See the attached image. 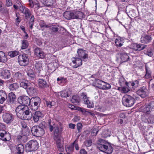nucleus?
Returning <instances> with one entry per match:
<instances>
[{
    "instance_id": "obj_1",
    "label": "nucleus",
    "mask_w": 154,
    "mask_h": 154,
    "mask_svg": "<svg viewBox=\"0 0 154 154\" xmlns=\"http://www.w3.org/2000/svg\"><path fill=\"white\" fill-rule=\"evenodd\" d=\"M17 116L22 120H29L31 118L30 109L27 106L19 105L16 109Z\"/></svg>"
},
{
    "instance_id": "obj_2",
    "label": "nucleus",
    "mask_w": 154,
    "mask_h": 154,
    "mask_svg": "<svg viewBox=\"0 0 154 154\" xmlns=\"http://www.w3.org/2000/svg\"><path fill=\"white\" fill-rule=\"evenodd\" d=\"M83 13L80 11L72 12L66 11L63 14L64 17L67 20L73 19H81L83 17Z\"/></svg>"
},
{
    "instance_id": "obj_3",
    "label": "nucleus",
    "mask_w": 154,
    "mask_h": 154,
    "mask_svg": "<svg viewBox=\"0 0 154 154\" xmlns=\"http://www.w3.org/2000/svg\"><path fill=\"white\" fill-rule=\"evenodd\" d=\"M99 143L97 146L98 148L101 151L105 152L108 154H111L113 150V148L111 146H108L105 145L106 141L102 139H100L98 140Z\"/></svg>"
},
{
    "instance_id": "obj_4",
    "label": "nucleus",
    "mask_w": 154,
    "mask_h": 154,
    "mask_svg": "<svg viewBox=\"0 0 154 154\" xmlns=\"http://www.w3.org/2000/svg\"><path fill=\"white\" fill-rule=\"evenodd\" d=\"M135 100L132 97L129 95H125L122 98L123 105L127 107H131L133 105Z\"/></svg>"
},
{
    "instance_id": "obj_5",
    "label": "nucleus",
    "mask_w": 154,
    "mask_h": 154,
    "mask_svg": "<svg viewBox=\"0 0 154 154\" xmlns=\"http://www.w3.org/2000/svg\"><path fill=\"white\" fill-rule=\"evenodd\" d=\"M26 151L30 152L37 150L38 147V144L36 140H31L29 141L26 144Z\"/></svg>"
},
{
    "instance_id": "obj_6",
    "label": "nucleus",
    "mask_w": 154,
    "mask_h": 154,
    "mask_svg": "<svg viewBox=\"0 0 154 154\" xmlns=\"http://www.w3.org/2000/svg\"><path fill=\"white\" fill-rule=\"evenodd\" d=\"M31 131L32 135L37 137H41L45 133L44 129L39 125L33 126L31 128Z\"/></svg>"
},
{
    "instance_id": "obj_7",
    "label": "nucleus",
    "mask_w": 154,
    "mask_h": 154,
    "mask_svg": "<svg viewBox=\"0 0 154 154\" xmlns=\"http://www.w3.org/2000/svg\"><path fill=\"white\" fill-rule=\"evenodd\" d=\"M94 83L96 87L100 89L108 90L111 88V86L110 84L98 79L95 80Z\"/></svg>"
},
{
    "instance_id": "obj_8",
    "label": "nucleus",
    "mask_w": 154,
    "mask_h": 154,
    "mask_svg": "<svg viewBox=\"0 0 154 154\" xmlns=\"http://www.w3.org/2000/svg\"><path fill=\"white\" fill-rule=\"evenodd\" d=\"M18 60L20 65L25 66L28 64L29 59L27 54H24L18 56Z\"/></svg>"
},
{
    "instance_id": "obj_9",
    "label": "nucleus",
    "mask_w": 154,
    "mask_h": 154,
    "mask_svg": "<svg viewBox=\"0 0 154 154\" xmlns=\"http://www.w3.org/2000/svg\"><path fill=\"white\" fill-rule=\"evenodd\" d=\"M2 118L4 122L5 123L10 124L14 120V116L9 112H5L3 113Z\"/></svg>"
},
{
    "instance_id": "obj_10",
    "label": "nucleus",
    "mask_w": 154,
    "mask_h": 154,
    "mask_svg": "<svg viewBox=\"0 0 154 154\" xmlns=\"http://www.w3.org/2000/svg\"><path fill=\"white\" fill-rule=\"evenodd\" d=\"M34 69L38 76H43L45 75L44 71L42 69V64L41 62H39L36 63L35 65Z\"/></svg>"
},
{
    "instance_id": "obj_11",
    "label": "nucleus",
    "mask_w": 154,
    "mask_h": 154,
    "mask_svg": "<svg viewBox=\"0 0 154 154\" xmlns=\"http://www.w3.org/2000/svg\"><path fill=\"white\" fill-rule=\"evenodd\" d=\"M76 56L81 59L83 61H86L88 59V54L86 51L83 49H79L77 51Z\"/></svg>"
},
{
    "instance_id": "obj_12",
    "label": "nucleus",
    "mask_w": 154,
    "mask_h": 154,
    "mask_svg": "<svg viewBox=\"0 0 154 154\" xmlns=\"http://www.w3.org/2000/svg\"><path fill=\"white\" fill-rule=\"evenodd\" d=\"M19 103L23 106L29 105L31 102V99L27 96H21L19 97L18 99Z\"/></svg>"
},
{
    "instance_id": "obj_13",
    "label": "nucleus",
    "mask_w": 154,
    "mask_h": 154,
    "mask_svg": "<svg viewBox=\"0 0 154 154\" xmlns=\"http://www.w3.org/2000/svg\"><path fill=\"white\" fill-rule=\"evenodd\" d=\"M81 96L84 101V103L87 105V107L88 108H92L93 107V104L92 103L89 101L88 100L89 97H88L87 94L86 93H82L81 94Z\"/></svg>"
},
{
    "instance_id": "obj_14",
    "label": "nucleus",
    "mask_w": 154,
    "mask_h": 154,
    "mask_svg": "<svg viewBox=\"0 0 154 154\" xmlns=\"http://www.w3.org/2000/svg\"><path fill=\"white\" fill-rule=\"evenodd\" d=\"M29 133L22 132L20 133L17 137V140L21 143H25L28 139L27 136L29 135Z\"/></svg>"
},
{
    "instance_id": "obj_15",
    "label": "nucleus",
    "mask_w": 154,
    "mask_h": 154,
    "mask_svg": "<svg viewBox=\"0 0 154 154\" xmlns=\"http://www.w3.org/2000/svg\"><path fill=\"white\" fill-rule=\"evenodd\" d=\"M11 138L10 134L5 131L0 130V139L4 141H8Z\"/></svg>"
},
{
    "instance_id": "obj_16",
    "label": "nucleus",
    "mask_w": 154,
    "mask_h": 154,
    "mask_svg": "<svg viewBox=\"0 0 154 154\" xmlns=\"http://www.w3.org/2000/svg\"><path fill=\"white\" fill-rule=\"evenodd\" d=\"M11 73L7 69H3L0 73V76L2 79H8L10 78Z\"/></svg>"
},
{
    "instance_id": "obj_17",
    "label": "nucleus",
    "mask_w": 154,
    "mask_h": 154,
    "mask_svg": "<svg viewBox=\"0 0 154 154\" xmlns=\"http://www.w3.org/2000/svg\"><path fill=\"white\" fill-rule=\"evenodd\" d=\"M71 60L72 63L75 64V65L73 66V67L74 68H76L82 64L83 60L77 56L72 58Z\"/></svg>"
},
{
    "instance_id": "obj_18",
    "label": "nucleus",
    "mask_w": 154,
    "mask_h": 154,
    "mask_svg": "<svg viewBox=\"0 0 154 154\" xmlns=\"http://www.w3.org/2000/svg\"><path fill=\"white\" fill-rule=\"evenodd\" d=\"M16 98V96L14 93L13 92L9 93L8 96V99L7 100L6 103L10 105L13 104L14 103Z\"/></svg>"
},
{
    "instance_id": "obj_19",
    "label": "nucleus",
    "mask_w": 154,
    "mask_h": 154,
    "mask_svg": "<svg viewBox=\"0 0 154 154\" xmlns=\"http://www.w3.org/2000/svg\"><path fill=\"white\" fill-rule=\"evenodd\" d=\"M35 54L38 57L43 58L45 56V54L42 50L39 48H36L34 50Z\"/></svg>"
},
{
    "instance_id": "obj_20",
    "label": "nucleus",
    "mask_w": 154,
    "mask_h": 154,
    "mask_svg": "<svg viewBox=\"0 0 154 154\" xmlns=\"http://www.w3.org/2000/svg\"><path fill=\"white\" fill-rule=\"evenodd\" d=\"M139 82L137 80H135L133 82H125V85L129 88H135L137 87L138 85Z\"/></svg>"
},
{
    "instance_id": "obj_21",
    "label": "nucleus",
    "mask_w": 154,
    "mask_h": 154,
    "mask_svg": "<svg viewBox=\"0 0 154 154\" xmlns=\"http://www.w3.org/2000/svg\"><path fill=\"white\" fill-rule=\"evenodd\" d=\"M43 116V115L42 113L40 111H38L35 112L32 117L34 122H37L40 119H42Z\"/></svg>"
},
{
    "instance_id": "obj_22",
    "label": "nucleus",
    "mask_w": 154,
    "mask_h": 154,
    "mask_svg": "<svg viewBox=\"0 0 154 154\" xmlns=\"http://www.w3.org/2000/svg\"><path fill=\"white\" fill-rule=\"evenodd\" d=\"M131 47L136 51H140L144 48V45L143 44H137L134 43L131 44Z\"/></svg>"
},
{
    "instance_id": "obj_23",
    "label": "nucleus",
    "mask_w": 154,
    "mask_h": 154,
    "mask_svg": "<svg viewBox=\"0 0 154 154\" xmlns=\"http://www.w3.org/2000/svg\"><path fill=\"white\" fill-rule=\"evenodd\" d=\"M26 92L29 96H32L36 94V90L33 87L29 85L26 89Z\"/></svg>"
},
{
    "instance_id": "obj_24",
    "label": "nucleus",
    "mask_w": 154,
    "mask_h": 154,
    "mask_svg": "<svg viewBox=\"0 0 154 154\" xmlns=\"http://www.w3.org/2000/svg\"><path fill=\"white\" fill-rule=\"evenodd\" d=\"M7 94L5 91L3 90L0 91V103L3 104L4 102L7 99Z\"/></svg>"
},
{
    "instance_id": "obj_25",
    "label": "nucleus",
    "mask_w": 154,
    "mask_h": 154,
    "mask_svg": "<svg viewBox=\"0 0 154 154\" xmlns=\"http://www.w3.org/2000/svg\"><path fill=\"white\" fill-rule=\"evenodd\" d=\"M8 60L7 56L5 53L0 51V63H5Z\"/></svg>"
},
{
    "instance_id": "obj_26",
    "label": "nucleus",
    "mask_w": 154,
    "mask_h": 154,
    "mask_svg": "<svg viewBox=\"0 0 154 154\" xmlns=\"http://www.w3.org/2000/svg\"><path fill=\"white\" fill-rule=\"evenodd\" d=\"M124 42L123 38L120 37H118L115 39V43L116 46L117 47H121L123 45Z\"/></svg>"
},
{
    "instance_id": "obj_27",
    "label": "nucleus",
    "mask_w": 154,
    "mask_h": 154,
    "mask_svg": "<svg viewBox=\"0 0 154 154\" xmlns=\"http://www.w3.org/2000/svg\"><path fill=\"white\" fill-rule=\"evenodd\" d=\"M38 85L39 87L45 88L48 86V84L46 82L44 79H39L38 80Z\"/></svg>"
},
{
    "instance_id": "obj_28",
    "label": "nucleus",
    "mask_w": 154,
    "mask_h": 154,
    "mask_svg": "<svg viewBox=\"0 0 154 154\" xmlns=\"http://www.w3.org/2000/svg\"><path fill=\"white\" fill-rule=\"evenodd\" d=\"M19 85L17 83H14L11 84L9 85L8 88L9 90L12 91H15L18 88Z\"/></svg>"
},
{
    "instance_id": "obj_29",
    "label": "nucleus",
    "mask_w": 154,
    "mask_h": 154,
    "mask_svg": "<svg viewBox=\"0 0 154 154\" xmlns=\"http://www.w3.org/2000/svg\"><path fill=\"white\" fill-rule=\"evenodd\" d=\"M29 43L26 39L21 41V49L23 50L27 48L29 46Z\"/></svg>"
},
{
    "instance_id": "obj_30",
    "label": "nucleus",
    "mask_w": 154,
    "mask_h": 154,
    "mask_svg": "<svg viewBox=\"0 0 154 154\" xmlns=\"http://www.w3.org/2000/svg\"><path fill=\"white\" fill-rule=\"evenodd\" d=\"M30 102L34 103L40 105L41 102V99L38 97H32L31 98Z\"/></svg>"
},
{
    "instance_id": "obj_31",
    "label": "nucleus",
    "mask_w": 154,
    "mask_h": 154,
    "mask_svg": "<svg viewBox=\"0 0 154 154\" xmlns=\"http://www.w3.org/2000/svg\"><path fill=\"white\" fill-rule=\"evenodd\" d=\"M121 59L122 62H125L128 61L129 57L127 54L125 53H120Z\"/></svg>"
},
{
    "instance_id": "obj_32",
    "label": "nucleus",
    "mask_w": 154,
    "mask_h": 154,
    "mask_svg": "<svg viewBox=\"0 0 154 154\" xmlns=\"http://www.w3.org/2000/svg\"><path fill=\"white\" fill-rule=\"evenodd\" d=\"M24 151V146L21 144H20L17 147L16 153H23Z\"/></svg>"
},
{
    "instance_id": "obj_33",
    "label": "nucleus",
    "mask_w": 154,
    "mask_h": 154,
    "mask_svg": "<svg viewBox=\"0 0 154 154\" xmlns=\"http://www.w3.org/2000/svg\"><path fill=\"white\" fill-rule=\"evenodd\" d=\"M58 95H60L62 97L66 98L69 97V94L68 93V90H67L59 92Z\"/></svg>"
},
{
    "instance_id": "obj_34",
    "label": "nucleus",
    "mask_w": 154,
    "mask_h": 154,
    "mask_svg": "<svg viewBox=\"0 0 154 154\" xmlns=\"http://www.w3.org/2000/svg\"><path fill=\"white\" fill-rule=\"evenodd\" d=\"M145 69L146 71V73L145 74V78L146 79H149L151 77V71L150 68L146 66H145Z\"/></svg>"
},
{
    "instance_id": "obj_35",
    "label": "nucleus",
    "mask_w": 154,
    "mask_h": 154,
    "mask_svg": "<svg viewBox=\"0 0 154 154\" xmlns=\"http://www.w3.org/2000/svg\"><path fill=\"white\" fill-rule=\"evenodd\" d=\"M57 145L59 150H61L63 146V143L61 142V139L60 137H57L56 140Z\"/></svg>"
},
{
    "instance_id": "obj_36",
    "label": "nucleus",
    "mask_w": 154,
    "mask_h": 154,
    "mask_svg": "<svg viewBox=\"0 0 154 154\" xmlns=\"http://www.w3.org/2000/svg\"><path fill=\"white\" fill-rule=\"evenodd\" d=\"M80 101V99L78 95H74L72 97L71 101L73 103L76 105L78 104Z\"/></svg>"
},
{
    "instance_id": "obj_37",
    "label": "nucleus",
    "mask_w": 154,
    "mask_h": 154,
    "mask_svg": "<svg viewBox=\"0 0 154 154\" xmlns=\"http://www.w3.org/2000/svg\"><path fill=\"white\" fill-rule=\"evenodd\" d=\"M27 75L29 79L31 80L33 79L35 76L33 71L32 69L28 71Z\"/></svg>"
},
{
    "instance_id": "obj_38",
    "label": "nucleus",
    "mask_w": 154,
    "mask_h": 154,
    "mask_svg": "<svg viewBox=\"0 0 154 154\" xmlns=\"http://www.w3.org/2000/svg\"><path fill=\"white\" fill-rule=\"evenodd\" d=\"M21 125L22 128V132H26L29 133V129L28 127L27 126L26 123L25 122H21Z\"/></svg>"
},
{
    "instance_id": "obj_39",
    "label": "nucleus",
    "mask_w": 154,
    "mask_h": 154,
    "mask_svg": "<svg viewBox=\"0 0 154 154\" xmlns=\"http://www.w3.org/2000/svg\"><path fill=\"white\" fill-rule=\"evenodd\" d=\"M137 94L141 97H144V87H142L137 91Z\"/></svg>"
},
{
    "instance_id": "obj_40",
    "label": "nucleus",
    "mask_w": 154,
    "mask_h": 154,
    "mask_svg": "<svg viewBox=\"0 0 154 154\" xmlns=\"http://www.w3.org/2000/svg\"><path fill=\"white\" fill-rule=\"evenodd\" d=\"M76 142L75 140L72 144L69 145L68 147L66 148V150L68 153H70L71 152L73 151L74 146V144Z\"/></svg>"
},
{
    "instance_id": "obj_41",
    "label": "nucleus",
    "mask_w": 154,
    "mask_h": 154,
    "mask_svg": "<svg viewBox=\"0 0 154 154\" xmlns=\"http://www.w3.org/2000/svg\"><path fill=\"white\" fill-rule=\"evenodd\" d=\"M29 105H30V109L34 111L36 110L40 106L39 105L32 102H30Z\"/></svg>"
},
{
    "instance_id": "obj_42",
    "label": "nucleus",
    "mask_w": 154,
    "mask_h": 154,
    "mask_svg": "<svg viewBox=\"0 0 154 154\" xmlns=\"http://www.w3.org/2000/svg\"><path fill=\"white\" fill-rule=\"evenodd\" d=\"M66 79L63 77H60L57 79V81L58 83L60 84H63L66 83Z\"/></svg>"
},
{
    "instance_id": "obj_43",
    "label": "nucleus",
    "mask_w": 154,
    "mask_h": 154,
    "mask_svg": "<svg viewBox=\"0 0 154 154\" xmlns=\"http://www.w3.org/2000/svg\"><path fill=\"white\" fill-rule=\"evenodd\" d=\"M25 11L23 13L25 14V17L26 19L29 18L31 15V13L30 10L27 8H24Z\"/></svg>"
},
{
    "instance_id": "obj_44",
    "label": "nucleus",
    "mask_w": 154,
    "mask_h": 154,
    "mask_svg": "<svg viewBox=\"0 0 154 154\" xmlns=\"http://www.w3.org/2000/svg\"><path fill=\"white\" fill-rule=\"evenodd\" d=\"M118 90L122 92L126 93L130 91V89L125 87H120L118 88Z\"/></svg>"
},
{
    "instance_id": "obj_45",
    "label": "nucleus",
    "mask_w": 154,
    "mask_h": 154,
    "mask_svg": "<svg viewBox=\"0 0 154 154\" xmlns=\"http://www.w3.org/2000/svg\"><path fill=\"white\" fill-rule=\"evenodd\" d=\"M19 54V52L17 51H12L8 52V55L11 57H14Z\"/></svg>"
},
{
    "instance_id": "obj_46",
    "label": "nucleus",
    "mask_w": 154,
    "mask_h": 154,
    "mask_svg": "<svg viewBox=\"0 0 154 154\" xmlns=\"http://www.w3.org/2000/svg\"><path fill=\"white\" fill-rule=\"evenodd\" d=\"M50 29L53 32H57L59 30L58 25H52L50 26Z\"/></svg>"
},
{
    "instance_id": "obj_47",
    "label": "nucleus",
    "mask_w": 154,
    "mask_h": 154,
    "mask_svg": "<svg viewBox=\"0 0 154 154\" xmlns=\"http://www.w3.org/2000/svg\"><path fill=\"white\" fill-rule=\"evenodd\" d=\"M145 54L149 57H152L153 55L152 49V48H149L147 49Z\"/></svg>"
},
{
    "instance_id": "obj_48",
    "label": "nucleus",
    "mask_w": 154,
    "mask_h": 154,
    "mask_svg": "<svg viewBox=\"0 0 154 154\" xmlns=\"http://www.w3.org/2000/svg\"><path fill=\"white\" fill-rule=\"evenodd\" d=\"M51 120L49 121L48 127L50 131L52 132L53 131L54 128V126H56V125L54 123H51Z\"/></svg>"
},
{
    "instance_id": "obj_49",
    "label": "nucleus",
    "mask_w": 154,
    "mask_h": 154,
    "mask_svg": "<svg viewBox=\"0 0 154 154\" xmlns=\"http://www.w3.org/2000/svg\"><path fill=\"white\" fill-rule=\"evenodd\" d=\"M22 74L19 72L15 73L14 76V78L16 79H20L22 78Z\"/></svg>"
},
{
    "instance_id": "obj_50",
    "label": "nucleus",
    "mask_w": 154,
    "mask_h": 154,
    "mask_svg": "<svg viewBox=\"0 0 154 154\" xmlns=\"http://www.w3.org/2000/svg\"><path fill=\"white\" fill-rule=\"evenodd\" d=\"M20 85L21 87H22L25 89H27L29 87V86L30 85H28L26 82H21L20 84Z\"/></svg>"
},
{
    "instance_id": "obj_51",
    "label": "nucleus",
    "mask_w": 154,
    "mask_h": 154,
    "mask_svg": "<svg viewBox=\"0 0 154 154\" xmlns=\"http://www.w3.org/2000/svg\"><path fill=\"white\" fill-rule=\"evenodd\" d=\"M46 104L48 107L51 108L52 106H54L55 104V103L54 101H46Z\"/></svg>"
},
{
    "instance_id": "obj_52",
    "label": "nucleus",
    "mask_w": 154,
    "mask_h": 154,
    "mask_svg": "<svg viewBox=\"0 0 154 154\" xmlns=\"http://www.w3.org/2000/svg\"><path fill=\"white\" fill-rule=\"evenodd\" d=\"M78 111L81 112L83 115H88V114H87L88 111L85 109L79 107L78 108Z\"/></svg>"
},
{
    "instance_id": "obj_53",
    "label": "nucleus",
    "mask_w": 154,
    "mask_h": 154,
    "mask_svg": "<svg viewBox=\"0 0 154 154\" xmlns=\"http://www.w3.org/2000/svg\"><path fill=\"white\" fill-rule=\"evenodd\" d=\"M152 40L151 37L148 35L145 36V43H147L150 42Z\"/></svg>"
},
{
    "instance_id": "obj_54",
    "label": "nucleus",
    "mask_w": 154,
    "mask_h": 154,
    "mask_svg": "<svg viewBox=\"0 0 154 154\" xmlns=\"http://www.w3.org/2000/svg\"><path fill=\"white\" fill-rule=\"evenodd\" d=\"M59 127L57 125L54 126V134L55 136L59 134Z\"/></svg>"
},
{
    "instance_id": "obj_55",
    "label": "nucleus",
    "mask_w": 154,
    "mask_h": 154,
    "mask_svg": "<svg viewBox=\"0 0 154 154\" xmlns=\"http://www.w3.org/2000/svg\"><path fill=\"white\" fill-rule=\"evenodd\" d=\"M17 3L18 4L20 10L21 11L22 13H23V12H24V11H25L24 8H25L23 7V6L20 3V1H17Z\"/></svg>"
},
{
    "instance_id": "obj_56",
    "label": "nucleus",
    "mask_w": 154,
    "mask_h": 154,
    "mask_svg": "<svg viewBox=\"0 0 154 154\" xmlns=\"http://www.w3.org/2000/svg\"><path fill=\"white\" fill-rule=\"evenodd\" d=\"M34 6L37 9H38L40 8V4L37 1L35 0L34 1Z\"/></svg>"
},
{
    "instance_id": "obj_57",
    "label": "nucleus",
    "mask_w": 154,
    "mask_h": 154,
    "mask_svg": "<svg viewBox=\"0 0 154 154\" xmlns=\"http://www.w3.org/2000/svg\"><path fill=\"white\" fill-rule=\"evenodd\" d=\"M147 122L148 123H153L154 122V119L152 117L150 116L147 119Z\"/></svg>"
},
{
    "instance_id": "obj_58",
    "label": "nucleus",
    "mask_w": 154,
    "mask_h": 154,
    "mask_svg": "<svg viewBox=\"0 0 154 154\" xmlns=\"http://www.w3.org/2000/svg\"><path fill=\"white\" fill-rule=\"evenodd\" d=\"M82 125L81 123H79L77 125V129L79 132H80L81 129H82Z\"/></svg>"
},
{
    "instance_id": "obj_59",
    "label": "nucleus",
    "mask_w": 154,
    "mask_h": 154,
    "mask_svg": "<svg viewBox=\"0 0 154 154\" xmlns=\"http://www.w3.org/2000/svg\"><path fill=\"white\" fill-rule=\"evenodd\" d=\"M152 109H150V108L147 105L146 107V113L147 114H149V112L152 110Z\"/></svg>"
},
{
    "instance_id": "obj_60",
    "label": "nucleus",
    "mask_w": 154,
    "mask_h": 154,
    "mask_svg": "<svg viewBox=\"0 0 154 154\" xmlns=\"http://www.w3.org/2000/svg\"><path fill=\"white\" fill-rule=\"evenodd\" d=\"M6 6L8 7L11 6L12 3L11 0H6Z\"/></svg>"
},
{
    "instance_id": "obj_61",
    "label": "nucleus",
    "mask_w": 154,
    "mask_h": 154,
    "mask_svg": "<svg viewBox=\"0 0 154 154\" xmlns=\"http://www.w3.org/2000/svg\"><path fill=\"white\" fill-rule=\"evenodd\" d=\"M148 106L152 109H154V101H152L150 103Z\"/></svg>"
},
{
    "instance_id": "obj_62",
    "label": "nucleus",
    "mask_w": 154,
    "mask_h": 154,
    "mask_svg": "<svg viewBox=\"0 0 154 154\" xmlns=\"http://www.w3.org/2000/svg\"><path fill=\"white\" fill-rule=\"evenodd\" d=\"M46 124V122H42L39 124V126L41 128H42L43 129L45 127V125Z\"/></svg>"
},
{
    "instance_id": "obj_63",
    "label": "nucleus",
    "mask_w": 154,
    "mask_h": 154,
    "mask_svg": "<svg viewBox=\"0 0 154 154\" xmlns=\"http://www.w3.org/2000/svg\"><path fill=\"white\" fill-rule=\"evenodd\" d=\"M98 131L97 129H94L92 131V134H93L94 135H96L97 134Z\"/></svg>"
},
{
    "instance_id": "obj_64",
    "label": "nucleus",
    "mask_w": 154,
    "mask_h": 154,
    "mask_svg": "<svg viewBox=\"0 0 154 154\" xmlns=\"http://www.w3.org/2000/svg\"><path fill=\"white\" fill-rule=\"evenodd\" d=\"M80 154H87V152L85 149H82L80 150Z\"/></svg>"
}]
</instances>
